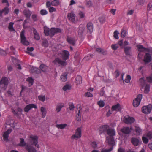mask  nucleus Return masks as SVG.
I'll return each mask as SVG.
<instances>
[{"mask_svg":"<svg viewBox=\"0 0 152 152\" xmlns=\"http://www.w3.org/2000/svg\"><path fill=\"white\" fill-rule=\"evenodd\" d=\"M79 15L80 18H83L85 17V14L83 12L80 11L79 13Z\"/></svg>","mask_w":152,"mask_h":152,"instance_id":"obj_46","label":"nucleus"},{"mask_svg":"<svg viewBox=\"0 0 152 152\" xmlns=\"http://www.w3.org/2000/svg\"><path fill=\"white\" fill-rule=\"evenodd\" d=\"M40 68L41 70L43 72H45L47 68L46 66L43 64L40 65Z\"/></svg>","mask_w":152,"mask_h":152,"instance_id":"obj_44","label":"nucleus"},{"mask_svg":"<svg viewBox=\"0 0 152 152\" xmlns=\"http://www.w3.org/2000/svg\"><path fill=\"white\" fill-rule=\"evenodd\" d=\"M135 130L136 132V134L139 135L141 134L142 129L138 126H135Z\"/></svg>","mask_w":152,"mask_h":152,"instance_id":"obj_27","label":"nucleus"},{"mask_svg":"<svg viewBox=\"0 0 152 152\" xmlns=\"http://www.w3.org/2000/svg\"><path fill=\"white\" fill-rule=\"evenodd\" d=\"M67 40L69 43L72 45H74L75 42L74 38L70 37H68Z\"/></svg>","mask_w":152,"mask_h":152,"instance_id":"obj_29","label":"nucleus"},{"mask_svg":"<svg viewBox=\"0 0 152 152\" xmlns=\"http://www.w3.org/2000/svg\"><path fill=\"white\" fill-rule=\"evenodd\" d=\"M137 47L138 48V50L140 52H144L148 50V49L145 48L140 44L137 45Z\"/></svg>","mask_w":152,"mask_h":152,"instance_id":"obj_19","label":"nucleus"},{"mask_svg":"<svg viewBox=\"0 0 152 152\" xmlns=\"http://www.w3.org/2000/svg\"><path fill=\"white\" fill-rule=\"evenodd\" d=\"M150 85L146 84L144 92L145 93H148L149 91Z\"/></svg>","mask_w":152,"mask_h":152,"instance_id":"obj_42","label":"nucleus"},{"mask_svg":"<svg viewBox=\"0 0 152 152\" xmlns=\"http://www.w3.org/2000/svg\"><path fill=\"white\" fill-rule=\"evenodd\" d=\"M40 13L42 15H45L48 14V12L46 10H42L40 11Z\"/></svg>","mask_w":152,"mask_h":152,"instance_id":"obj_54","label":"nucleus"},{"mask_svg":"<svg viewBox=\"0 0 152 152\" xmlns=\"http://www.w3.org/2000/svg\"><path fill=\"white\" fill-rule=\"evenodd\" d=\"M24 30L20 32L21 42L24 45H29V42L26 40V38L24 34Z\"/></svg>","mask_w":152,"mask_h":152,"instance_id":"obj_4","label":"nucleus"},{"mask_svg":"<svg viewBox=\"0 0 152 152\" xmlns=\"http://www.w3.org/2000/svg\"><path fill=\"white\" fill-rule=\"evenodd\" d=\"M109 126L108 125H105L101 126L100 128V131L101 133L104 132L105 131L107 132V130L109 129Z\"/></svg>","mask_w":152,"mask_h":152,"instance_id":"obj_25","label":"nucleus"},{"mask_svg":"<svg viewBox=\"0 0 152 152\" xmlns=\"http://www.w3.org/2000/svg\"><path fill=\"white\" fill-rule=\"evenodd\" d=\"M26 81L28 82L29 86H32L34 83V80L31 77H28L26 79Z\"/></svg>","mask_w":152,"mask_h":152,"instance_id":"obj_34","label":"nucleus"},{"mask_svg":"<svg viewBox=\"0 0 152 152\" xmlns=\"http://www.w3.org/2000/svg\"><path fill=\"white\" fill-rule=\"evenodd\" d=\"M67 126L66 124H57L56 125V127L58 129H63L64 128L66 127Z\"/></svg>","mask_w":152,"mask_h":152,"instance_id":"obj_38","label":"nucleus"},{"mask_svg":"<svg viewBox=\"0 0 152 152\" xmlns=\"http://www.w3.org/2000/svg\"><path fill=\"white\" fill-rule=\"evenodd\" d=\"M40 111L42 113V117L44 118L46 116L47 110L45 107H42L40 108Z\"/></svg>","mask_w":152,"mask_h":152,"instance_id":"obj_20","label":"nucleus"},{"mask_svg":"<svg viewBox=\"0 0 152 152\" xmlns=\"http://www.w3.org/2000/svg\"><path fill=\"white\" fill-rule=\"evenodd\" d=\"M142 98V95L140 94L138 95L137 98L134 100L133 104L134 107H137L139 106Z\"/></svg>","mask_w":152,"mask_h":152,"instance_id":"obj_5","label":"nucleus"},{"mask_svg":"<svg viewBox=\"0 0 152 152\" xmlns=\"http://www.w3.org/2000/svg\"><path fill=\"white\" fill-rule=\"evenodd\" d=\"M146 137L145 134L142 137V140L143 142L145 143H147L148 142V139L147 138V137Z\"/></svg>","mask_w":152,"mask_h":152,"instance_id":"obj_49","label":"nucleus"},{"mask_svg":"<svg viewBox=\"0 0 152 152\" xmlns=\"http://www.w3.org/2000/svg\"><path fill=\"white\" fill-rule=\"evenodd\" d=\"M125 53L126 55H129L131 50V47L130 46H127L124 48Z\"/></svg>","mask_w":152,"mask_h":152,"instance_id":"obj_30","label":"nucleus"},{"mask_svg":"<svg viewBox=\"0 0 152 152\" xmlns=\"http://www.w3.org/2000/svg\"><path fill=\"white\" fill-rule=\"evenodd\" d=\"M121 107L119 104L113 105L112 107V111H119L121 110Z\"/></svg>","mask_w":152,"mask_h":152,"instance_id":"obj_21","label":"nucleus"},{"mask_svg":"<svg viewBox=\"0 0 152 152\" xmlns=\"http://www.w3.org/2000/svg\"><path fill=\"white\" fill-rule=\"evenodd\" d=\"M139 82L141 86H142L145 85V82L143 78H140L139 80Z\"/></svg>","mask_w":152,"mask_h":152,"instance_id":"obj_48","label":"nucleus"},{"mask_svg":"<svg viewBox=\"0 0 152 152\" xmlns=\"http://www.w3.org/2000/svg\"><path fill=\"white\" fill-rule=\"evenodd\" d=\"M145 136L149 139L152 138V132H150L145 134Z\"/></svg>","mask_w":152,"mask_h":152,"instance_id":"obj_45","label":"nucleus"},{"mask_svg":"<svg viewBox=\"0 0 152 152\" xmlns=\"http://www.w3.org/2000/svg\"><path fill=\"white\" fill-rule=\"evenodd\" d=\"M121 131L123 133L126 134H129L131 131L129 127H124L121 129Z\"/></svg>","mask_w":152,"mask_h":152,"instance_id":"obj_24","label":"nucleus"},{"mask_svg":"<svg viewBox=\"0 0 152 152\" xmlns=\"http://www.w3.org/2000/svg\"><path fill=\"white\" fill-rule=\"evenodd\" d=\"M99 20L100 23H103L105 21L104 18L103 17H100L99 18Z\"/></svg>","mask_w":152,"mask_h":152,"instance_id":"obj_64","label":"nucleus"},{"mask_svg":"<svg viewBox=\"0 0 152 152\" xmlns=\"http://www.w3.org/2000/svg\"><path fill=\"white\" fill-rule=\"evenodd\" d=\"M91 145V146L94 148H95L97 147V144L96 143V142L94 141L93 142H92Z\"/></svg>","mask_w":152,"mask_h":152,"instance_id":"obj_60","label":"nucleus"},{"mask_svg":"<svg viewBox=\"0 0 152 152\" xmlns=\"http://www.w3.org/2000/svg\"><path fill=\"white\" fill-rule=\"evenodd\" d=\"M81 136V130L80 128H77L76 130L75 134L72 136V139H77L80 138Z\"/></svg>","mask_w":152,"mask_h":152,"instance_id":"obj_7","label":"nucleus"},{"mask_svg":"<svg viewBox=\"0 0 152 152\" xmlns=\"http://www.w3.org/2000/svg\"><path fill=\"white\" fill-rule=\"evenodd\" d=\"M67 75L66 73H64L60 77V80L63 82H65L67 80Z\"/></svg>","mask_w":152,"mask_h":152,"instance_id":"obj_31","label":"nucleus"},{"mask_svg":"<svg viewBox=\"0 0 152 152\" xmlns=\"http://www.w3.org/2000/svg\"><path fill=\"white\" fill-rule=\"evenodd\" d=\"M121 36L122 37H124L126 36L127 34V32L126 30L122 29L121 31Z\"/></svg>","mask_w":152,"mask_h":152,"instance_id":"obj_47","label":"nucleus"},{"mask_svg":"<svg viewBox=\"0 0 152 152\" xmlns=\"http://www.w3.org/2000/svg\"><path fill=\"white\" fill-rule=\"evenodd\" d=\"M97 104L100 107H103L105 105V102L102 100H100L97 102Z\"/></svg>","mask_w":152,"mask_h":152,"instance_id":"obj_36","label":"nucleus"},{"mask_svg":"<svg viewBox=\"0 0 152 152\" xmlns=\"http://www.w3.org/2000/svg\"><path fill=\"white\" fill-rule=\"evenodd\" d=\"M99 95L100 96H104V97L106 96L105 91H104L103 88H102L100 90L99 92Z\"/></svg>","mask_w":152,"mask_h":152,"instance_id":"obj_43","label":"nucleus"},{"mask_svg":"<svg viewBox=\"0 0 152 152\" xmlns=\"http://www.w3.org/2000/svg\"><path fill=\"white\" fill-rule=\"evenodd\" d=\"M114 37L117 39H118V34H119L117 30L115 31L114 32Z\"/></svg>","mask_w":152,"mask_h":152,"instance_id":"obj_52","label":"nucleus"},{"mask_svg":"<svg viewBox=\"0 0 152 152\" xmlns=\"http://www.w3.org/2000/svg\"><path fill=\"white\" fill-rule=\"evenodd\" d=\"M53 62L55 64H58L62 66H65L66 64V62L61 60L58 58H56L54 60Z\"/></svg>","mask_w":152,"mask_h":152,"instance_id":"obj_12","label":"nucleus"},{"mask_svg":"<svg viewBox=\"0 0 152 152\" xmlns=\"http://www.w3.org/2000/svg\"><path fill=\"white\" fill-rule=\"evenodd\" d=\"M86 5L88 7H91L93 6V3L91 1H89L87 2Z\"/></svg>","mask_w":152,"mask_h":152,"instance_id":"obj_57","label":"nucleus"},{"mask_svg":"<svg viewBox=\"0 0 152 152\" xmlns=\"http://www.w3.org/2000/svg\"><path fill=\"white\" fill-rule=\"evenodd\" d=\"M49 12L50 13L55 12L56 11V9L55 8L53 7H50L48 9Z\"/></svg>","mask_w":152,"mask_h":152,"instance_id":"obj_56","label":"nucleus"},{"mask_svg":"<svg viewBox=\"0 0 152 152\" xmlns=\"http://www.w3.org/2000/svg\"><path fill=\"white\" fill-rule=\"evenodd\" d=\"M23 13L27 18H28L31 14V12L29 10L25 9L23 10Z\"/></svg>","mask_w":152,"mask_h":152,"instance_id":"obj_17","label":"nucleus"},{"mask_svg":"<svg viewBox=\"0 0 152 152\" xmlns=\"http://www.w3.org/2000/svg\"><path fill=\"white\" fill-rule=\"evenodd\" d=\"M3 12L4 14H8L9 12V10L8 7H5L3 10Z\"/></svg>","mask_w":152,"mask_h":152,"instance_id":"obj_55","label":"nucleus"},{"mask_svg":"<svg viewBox=\"0 0 152 152\" xmlns=\"http://www.w3.org/2000/svg\"><path fill=\"white\" fill-rule=\"evenodd\" d=\"M44 33L46 36L49 35L53 36L55 34L61 32V30L59 28H52L50 29L49 28L45 27H44Z\"/></svg>","mask_w":152,"mask_h":152,"instance_id":"obj_2","label":"nucleus"},{"mask_svg":"<svg viewBox=\"0 0 152 152\" xmlns=\"http://www.w3.org/2000/svg\"><path fill=\"white\" fill-rule=\"evenodd\" d=\"M107 133L109 136L106 137V141H107L109 144L112 145V147L109 149H102L101 152H109L110 151L113 149V146L114 145L115 142L114 139L113 137L115 135V132L114 129L109 128L107 130Z\"/></svg>","mask_w":152,"mask_h":152,"instance_id":"obj_1","label":"nucleus"},{"mask_svg":"<svg viewBox=\"0 0 152 152\" xmlns=\"http://www.w3.org/2000/svg\"><path fill=\"white\" fill-rule=\"evenodd\" d=\"M96 50L99 53H102L104 54L106 53V52L104 51L103 49H101L100 48H96Z\"/></svg>","mask_w":152,"mask_h":152,"instance_id":"obj_50","label":"nucleus"},{"mask_svg":"<svg viewBox=\"0 0 152 152\" xmlns=\"http://www.w3.org/2000/svg\"><path fill=\"white\" fill-rule=\"evenodd\" d=\"M68 19L72 22H74L75 21V15L73 13H68Z\"/></svg>","mask_w":152,"mask_h":152,"instance_id":"obj_18","label":"nucleus"},{"mask_svg":"<svg viewBox=\"0 0 152 152\" xmlns=\"http://www.w3.org/2000/svg\"><path fill=\"white\" fill-rule=\"evenodd\" d=\"M71 88V86L69 84H66L63 88V89L64 91L70 90Z\"/></svg>","mask_w":152,"mask_h":152,"instance_id":"obj_41","label":"nucleus"},{"mask_svg":"<svg viewBox=\"0 0 152 152\" xmlns=\"http://www.w3.org/2000/svg\"><path fill=\"white\" fill-rule=\"evenodd\" d=\"M20 142L18 144V145L21 146H25L26 145V143L24 141V139L23 138H20Z\"/></svg>","mask_w":152,"mask_h":152,"instance_id":"obj_40","label":"nucleus"},{"mask_svg":"<svg viewBox=\"0 0 152 152\" xmlns=\"http://www.w3.org/2000/svg\"><path fill=\"white\" fill-rule=\"evenodd\" d=\"M114 74L115 75V77H117L119 76V72L118 70H115L114 72Z\"/></svg>","mask_w":152,"mask_h":152,"instance_id":"obj_62","label":"nucleus"},{"mask_svg":"<svg viewBox=\"0 0 152 152\" xmlns=\"http://www.w3.org/2000/svg\"><path fill=\"white\" fill-rule=\"evenodd\" d=\"M38 98L39 100L42 102H43L45 100V95H39L38 96Z\"/></svg>","mask_w":152,"mask_h":152,"instance_id":"obj_39","label":"nucleus"},{"mask_svg":"<svg viewBox=\"0 0 152 152\" xmlns=\"http://www.w3.org/2000/svg\"><path fill=\"white\" fill-rule=\"evenodd\" d=\"M151 55L149 53H146L144 56V61L145 63H148L151 61Z\"/></svg>","mask_w":152,"mask_h":152,"instance_id":"obj_13","label":"nucleus"},{"mask_svg":"<svg viewBox=\"0 0 152 152\" xmlns=\"http://www.w3.org/2000/svg\"><path fill=\"white\" fill-rule=\"evenodd\" d=\"M30 71L32 72H36V73H40L41 72L40 70L39 69L34 67H31Z\"/></svg>","mask_w":152,"mask_h":152,"instance_id":"obj_32","label":"nucleus"},{"mask_svg":"<svg viewBox=\"0 0 152 152\" xmlns=\"http://www.w3.org/2000/svg\"><path fill=\"white\" fill-rule=\"evenodd\" d=\"M85 95L88 97H92L93 96L92 94L91 93L88 92L86 93L85 94Z\"/></svg>","mask_w":152,"mask_h":152,"instance_id":"obj_61","label":"nucleus"},{"mask_svg":"<svg viewBox=\"0 0 152 152\" xmlns=\"http://www.w3.org/2000/svg\"><path fill=\"white\" fill-rule=\"evenodd\" d=\"M52 5L57 6L60 5V3L58 0H54L51 2Z\"/></svg>","mask_w":152,"mask_h":152,"instance_id":"obj_35","label":"nucleus"},{"mask_svg":"<svg viewBox=\"0 0 152 152\" xmlns=\"http://www.w3.org/2000/svg\"><path fill=\"white\" fill-rule=\"evenodd\" d=\"M26 149L28 152H37L36 150L31 145H27L26 146Z\"/></svg>","mask_w":152,"mask_h":152,"instance_id":"obj_15","label":"nucleus"},{"mask_svg":"<svg viewBox=\"0 0 152 152\" xmlns=\"http://www.w3.org/2000/svg\"><path fill=\"white\" fill-rule=\"evenodd\" d=\"M38 139L37 136L31 135L29 137V141L31 145H34L39 148V145L37 144Z\"/></svg>","mask_w":152,"mask_h":152,"instance_id":"obj_3","label":"nucleus"},{"mask_svg":"<svg viewBox=\"0 0 152 152\" xmlns=\"http://www.w3.org/2000/svg\"><path fill=\"white\" fill-rule=\"evenodd\" d=\"M32 108L37 109V106L34 104H29L27 105L25 107L24 109V110L25 112H28Z\"/></svg>","mask_w":152,"mask_h":152,"instance_id":"obj_11","label":"nucleus"},{"mask_svg":"<svg viewBox=\"0 0 152 152\" xmlns=\"http://www.w3.org/2000/svg\"><path fill=\"white\" fill-rule=\"evenodd\" d=\"M64 106V105L62 103H58L57 104L56 107V110L57 113H59Z\"/></svg>","mask_w":152,"mask_h":152,"instance_id":"obj_26","label":"nucleus"},{"mask_svg":"<svg viewBox=\"0 0 152 152\" xmlns=\"http://www.w3.org/2000/svg\"><path fill=\"white\" fill-rule=\"evenodd\" d=\"M132 143L135 146H138L139 143V140L136 138H132L131 139V140Z\"/></svg>","mask_w":152,"mask_h":152,"instance_id":"obj_23","label":"nucleus"},{"mask_svg":"<svg viewBox=\"0 0 152 152\" xmlns=\"http://www.w3.org/2000/svg\"><path fill=\"white\" fill-rule=\"evenodd\" d=\"M8 83V78L6 77H3L2 78L0 81V84L2 87L4 86V88L5 89L7 87Z\"/></svg>","mask_w":152,"mask_h":152,"instance_id":"obj_8","label":"nucleus"},{"mask_svg":"<svg viewBox=\"0 0 152 152\" xmlns=\"http://www.w3.org/2000/svg\"><path fill=\"white\" fill-rule=\"evenodd\" d=\"M12 131V129H9L4 133L3 137V139L5 141L8 140L9 135L11 133Z\"/></svg>","mask_w":152,"mask_h":152,"instance_id":"obj_14","label":"nucleus"},{"mask_svg":"<svg viewBox=\"0 0 152 152\" xmlns=\"http://www.w3.org/2000/svg\"><path fill=\"white\" fill-rule=\"evenodd\" d=\"M76 82L77 84H80L82 83V77L80 75H78L76 78Z\"/></svg>","mask_w":152,"mask_h":152,"instance_id":"obj_33","label":"nucleus"},{"mask_svg":"<svg viewBox=\"0 0 152 152\" xmlns=\"http://www.w3.org/2000/svg\"><path fill=\"white\" fill-rule=\"evenodd\" d=\"M69 56V52L67 50H63L59 54V56H61L62 58L65 61L68 59Z\"/></svg>","mask_w":152,"mask_h":152,"instance_id":"obj_9","label":"nucleus"},{"mask_svg":"<svg viewBox=\"0 0 152 152\" xmlns=\"http://www.w3.org/2000/svg\"><path fill=\"white\" fill-rule=\"evenodd\" d=\"M14 24V23L10 22L8 26V28L10 31H15V30L13 27V25Z\"/></svg>","mask_w":152,"mask_h":152,"instance_id":"obj_37","label":"nucleus"},{"mask_svg":"<svg viewBox=\"0 0 152 152\" xmlns=\"http://www.w3.org/2000/svg\"><path fill=\"white\" fill-rule=\"evenodd\" d=\"M78 114H77L76 115V117L77 120L78 121H80L81 120V116L80 115V110H79L78 111Z\"/></svg>","mask_w":152,"mask_h":152,"instance_id":"obj_51","label":"nucleus"},{"mask_svg":"<svg viewBox=\"0 0 152 152\" xmlns=\"http://www.w3.org/2000/svg\"><path fill=\"white\" fill-rule=\"evenodd\" d=\"M118 45L117 44L112 45H111V48L112 49L114 50H116L118 48Z\"/></svg>","mask_w":152,"mask_h":152,"instance_id":"obj_58","label":"nucleus"},{"mask_svg":"<svg viewBox=\"0 0 152 152\" xmlns=\"http://www.w3.org/2000/svg\"><path fill=\"white\" fill-rule=\"evenodd\" d=\"M123 121L126 124H131L134 122L135 121V119L133 117H131L127 115L124 117L123 119Z\"/></svg>","mask_w":152,"mask_h":152,"instance_id":"obj_6","label":"nucleus"},{"mask_svg":"<svg viewBox=\"0 0 152 152\" xmlns=\"http://www.w3.org/2000/svg\"><path fill=\"white\" fill-rule=\"evenodd\" d=\"M85 29L84 25H80L79 27V30L78 31V34L80 36H82L83 33L85 31Z\"/></svg>","mask_w":152,"mask_h":152,"instance_id":"obj_16","label":"nucleus"},{"mask_svg":"<svg viewBox=\"0 0 152 152\" xmlns=\"http://www.w3.org/2000/svg\"><path fill=\"white\" fill-rule=\"evenodd\" d=\"M88 32L91 33L93 31V24L91 23H89L87 25Z\"/></svg>","mask_w":152,"mask_h":152,"instance_id":"obj_22","label":"nucleus"},{"mask_svg":"<svg viewBox=\"0 0 152 152\" xmlns=\"http://www.w3.org/2000/svg\"><path fill=\"white\" fill-rule=\"evenodd\" d=\"M69 109L70 110H73L74 108V106L73 103H69Z\"/></svg>","mask_w":152,"mask_h":152,"instance_id":"obj_63","label":"nucleus"},{"mask_svg":"<svg viewBox=\"0 0 152 152\" xmlns=\"http://www.w3.org/2000/svg\"><path fill=\"white\" fill-rule=\"evenodd\" d=\"M146 79L148 82L152 83V75L147 77Z\"/></svg>","mask_w":152,"mask_h":152,"instance_id":"obj_59","label":"nucleus"},{"mask_svg":"<svg viewBox=\"0 0 152 152\" xmlns=\"http://www.w3.org/2000/svg\"><path fill=\"white\" fill-rule=\"evenodd\" d=\"M33 32L34 38L37 40H39L40 39V37L39 34L35 28H34Z\"/></svg>","mask_w":152,"mask_h":152,"instance_id":"obj_28","label":"nucleus"},{"mask_svg":"<svg viewBox=\"0 0 152 152\" xmlns=\"http://www.w3.org/2000/svg\"><path fill=\"white\" fill-rule=\"evenodd\" d=\"M151 110V106L148 105L147 106H144L142 108V112L143 113L148 114L150 113Z\"/></svg>","mask_w":152,"mask_h":152,"instance_id":"obj_10","label":"nucleus"},{"mask_svg":"<svg viewBox=\"0 0 152 152\" xmlns=\"http://www.w3.org/2000/svg\"><path fill=\"white\" fill-rule=\"evenodd\" d=\"M131 79V77L129 75H127L126 78L125 79V81L126 83H129Z\"/></svg>","mask_w":152,"mask_h":152,"instance_id":"obj_53","label":"nucleus"}]
</instances>
